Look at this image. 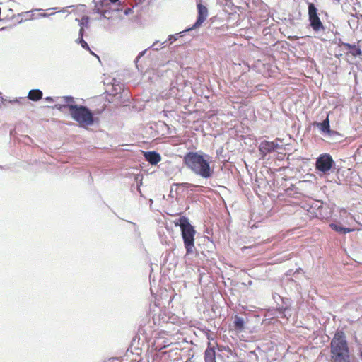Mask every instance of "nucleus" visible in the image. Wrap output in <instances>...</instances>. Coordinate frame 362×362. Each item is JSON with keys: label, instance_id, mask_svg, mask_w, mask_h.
Returning <instances> with one entry per match:
<instances>
[{"label": "nucleus", "instance_id": "nucleus-1", "mask_svg": "<svg viewBox=\"0 0 362 362\" xmlns=\"http://www.w3.org/2000/svg\"><path fill=\"white\" fill-rule=\"evenodd\" d=\"M210 156L201 152H188L184 156L185 165L194 174L204 178L211 177L213 171L209 160Z\"/></svg>", "mask_w": 362, "mask_h": 362}, {"label": "nucleus", "instance_id": "nucleus-2", "mask_svg": "<svg viewBox=\"0 0 362 362\" xmlns=\"http://www.w3.org/2000/svg\"><path fill=\"white\" fill-rule=\"evenodd\" d=\"M59 110L68 109L71 118L77 122L80 126H90L94 123L93 114L88 107L78 105H56Z\"/></svg>", "mask_w": 362, "mask_h": 362}, {"label": "nucleus", "instance_id": "nucleus-3", "mask_svg": "<svg viewBox=\"0 0 362 362\" xmlns=\"http://www.w3.org/2000/svg\"><path fill=\"white\" fill-rule=\"evenodd\" d=\"M175 225L176 226H179L181 228L182 237L187 254L192 253L194 247V235L196 233L194 227L189 223L187 218L185 216L180 217L177 222H175Z\"/></svg>", "mask_w": 362, "mask_h": 362}, {"label": "nucleus", "instance_id": "nucleus-4", "mask_svg": "<svg viewBox=\"0 0 362 362\" xmlns=\"http://www.w3.org/2000/svg\"><path fill=\"white\" fill-rule=\"evenodd\" d=\"M330 353L332 356L349 355V349L346 336L343 331L336 332L330 343Z\"/></svg>", "mask_w": 362, "mask_h": 362}, {"label": "nucleus", "instance_id": "nucleus-5", "mask_svg": "<svg viewBox=\"0 0 362 362\" xmlns=\"http://www.w3.org/2000/svg\"><path fill=\"white\" fill-rule=\"evenodd\" d=\"M317 11V10L315 5L313 3H310L308 4V18L310 21V25L315 32L323 30L325 29Z\"/></svg>", "mask_w": 362, "mask_h": 362}, {"label": "nucleus", "instance_id": "nucleus-6", "mask_svg": "<svg viewBox=\"0 0 362 362\" xmlns=\"http://www.w3.org/2000/svg\"><path fill=\"white\" fill-rule=\"evenodd\" d=\"M334 165L332 156L328 153L320 155L316 160L315 168L323 173H328Z\"/></svg>", "mask_w": 362, "mask_h": 362}, {"label": "nucleus", "instance_id": "nucleus-7", "mask_svg": "<svg viewBox=\"0 0 362 362\" xmlns=\"http://www.w3.org/2000/svg\"><path fill=\"white\" fill-rule=\"evenodd\" d=\"M197 7L198 10L197 19L195 23L190 28H189L188 30L199 28L208 16V9L205 6L202 5L201 3H199L197 4Z\"/></svg>", "mask_w": 362, "mask_h": 362}, {"label": "nucleus", "instance_id": "nucleus-8", "mask_svg": "<svg viewBox=\"0 0 362 362\" xmlns=\"http://www.w3.org/2000/svg\"><path fill=\"white\" fill-rule=\"evenodd\" d=\"M277 147V145L272 141H263L259 146V151L262 157H264L267 154L274 151Z\"/></svg>", "mask_w": 362, "mask_h": 362}, {"label": "nucleus", "instance_id": "nucleus-9", "mask_svg": "<svg viewBox=\"0 0 362 362\" xmlns=\"http://www.w3.org/2000/svg\"><path fill=\"white\" fill-rule=\"evenodd\" d=\"M144 157L151 165H156L161 160L160 154L156 151L146 152L144 153Z\"/></svg>", "mask_w": 362, "mask_h": 362}, {"label": "nucleus", "instance_id": "nucleus-10", "mask_svg": "<svg viewBox=\"0 0 362 362\" xmlns=\"http://www.w3.org/2000/svg\"><path fill=\"white\" fill-rule=\"evenodd\" d=\"M315 125H316L320 129L321 132L330 134L331 130L328 115L322 122H316Z\"/></svg>", "mask_w": 362, "mask_h": 362}, {"label": "nucleus", "instance_id": "nucleus-11", "mask_svg": "<svg viewBox=\"0 0 362 362\" xmlns=\"http://www.w3.org/2000/svg\"><path fill=\"white\" fill-rule=\"evenodd\" d=\"M205 362H216V351L213 347H207L204 352Z\"/></svg>", "mask_w": 362, "mask_h": 362}, {"label": "nucleus", "instance_id": "nucleus-12", "mask_svg": "<svg viewBox=\"0 0 362 362\" xmlns=\"http://www.w3.org/2000/svg\"><path fill=\"white\" fill-rule=\"evenodd\" d=\"M42 97V92L39 89L30 90L28 93V98L33 101H37Z\"/></svg>", "mask_w": 362, "mask_h": 362}, {"label": "nucleus", "instance_id": "nucleus-13", "mask_svg": "<svg viewBox=\"0 0 362 362\" xmlns=\"http://www.w3.org/2000/svg\"><path fill=\"white\" fill-rule=\"evenodd\" d=\"M332 362H350V355L332 356Z\"/></svg>", "mask_w": 362, "mask_h": 362}, {"label": "nucleus", "instance_id": "nucleus-14", "mask_svg": "<svg viewBox=\"0 0 362 362\" xmlns=\"http://www.w3.org/2000/svg\"><path fill=\"white\" fill-rule=\"evenodd\" d=\"M330 227L334 230L339 232V233H349V232H351L354 230L353 229L348 228H344V227L339 226L334 223L330 224Z\"/></svg>", "mask_w": 362, "mask_h": 362}, {"label": "nucleus", "instance_id": "nucleus-15", "mask_svg": "<svg viewBox=\"0 0 362 362\" xmlns=\"http://www.w3.org/2000/svg\"><path fill=\"white\" fill-rule=\"evenodd\" d=\"M234 326H235V329H238V330L243 329L244 327L243 320L241 317L236 316L235 321H234Z\"/></svg>", "mask_w": 362, "mask_h": 362}, {"label": "nucleus", "instance_id": "nucleus-16", "mask_svg": "<svg viewBox=\"0 0 362 362\" xmlns=\"http://www.w3.org/2000/svg\"><path fill=\"white\" fill-rule=\"evenodd\" d=\"M350 53L353 56L356 57V56L361 55L362 54V51H361V49L358 47L354 45V47L352 48V49H350Z\"/></svg>", "mask_w": 362, "mask_h": 362}, {"label": "nucleus", "instance_id": "nucleus-17", "mask_svg": "<svg viewBox=\"0 0 362 362\" xmlns=\"http://www.w3.org/2000/svg\"><path fill=\"white\" fill-rule=\"evenodd\" d=\"M89 22V18L87 16H84L81 18L80 21V25L81 27L83 26H87Z\"/></svg>", "mask_w": 362, "mask_h": 362}, {"label": "nucleus", "instance_id": "nucleus-18", "mask_svg": "<svg viewBox=\"0 0 362 362\" xmlns=\"http://www.w3.org/2000/svg\"><path fill=\"white\" fill-rule=\"evenodd\" d=\"M78 42L80 43L82 46V47L84 48L85 49H87V50L90 49L88 43L83 40V38L78 37Z\"/></svg>", "mask_w": 362, "mask_h": 362}, {"label": "nucleus", "instance_id": "nucleus-19", "mask_svg": "<svg viewBox=\"0 0 362 362\" xmlns=\"http://www.w3.org/2000/svg\"><path fill=\"white\" fill-rule=\"evenodd\" d=\"M64 101L67 103V105H73L74 103V98L71 96H65L64 97Z\"/></svg>", "mask_w": 362, "mask_h": 362}, {"label": "nucleus", "instance_id": "nucleus-20", "mask_svg": "<svg viewBox=\"0 0 362 362\" xmlns=\"http://www.w3.org/2000/svg\"><path fill=\"white\" fill-rule=\"evenodd\" d=\"M177 186H180L182 187H186V188H189L190 187H192V184H189V183H187V182L179 183V184H177Z\"/></svg>", "mask_w": 362, "mask_h": 362}, {"label": "nucleus", "instance_id": "nucleus-21", "mask_svg": "<svg viewBox=\"0 0 362 362\" xmlns=\"http://www.w3.org/2000/svg\"><path fill=\"white\" fill-rule=\"evenodd\" d=\"M355 45H351L349 43H344V46L347 49H352V48L354 47Z\"/></svg>", "mask_w": 362, "mask_h": 362}, {"label": "nucleus", "instance_id": "nucleus-22", "mask_svg": "<svg viewBox=\"0 0 362 362\" xmlns=\"http://www.w3.org/2000/svg\"><path fill=\"white\" fill-rule=\"evenodd\" d=\"M83 33H84V28L83 26L81 27L79 30V37L83 38Z\"/></svg>", "mask_w": 362, "mask_h": 362}, {"label": "nucleus", "instance_id": "nucleus-23", "mask_svg": "<svg viewBox=\"0 0 362 362\" xmlns=\"http://www.w3.org/2000/svg\"><path fill=\"white\" fill-rule=\"evenodd\" d=\"M45 100L49 102H53V99L51 97H47L45 98Z\"/></svg>", "mask_w": 362, "mask_h": 362}, {"label": "nucleus", "instance_id": "nucleus-24", "mask_svg": "<svg viewBox=\"0 0 362 362\" xmlns=\"http://www.w3.org/2000/svg\"><path fill=\"white\" fill-rule=\"evenodd\" d=\"M110 2L112 3H116L117 1H118L119 0H110Z\"/></svg>", "mask_w": 362, "mask_h": 362}]
</instances>
